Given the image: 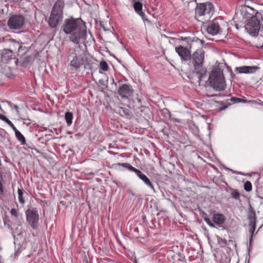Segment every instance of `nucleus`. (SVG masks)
I'll use <instances>...</instances> for the list:
<instances>
[{"mask_svg":"<svg viewBox=\"0 0 263 263\" xmlns=\"http://www.w3.org/2000/svg\"><path fill=\"white\" fill-rule=\"evenodd\" d=\"M141 17V18H142V20L144 21H148V19H147L146 17H145V14L143 12H140V13H139L138 14Z\"/></svg>","mask_w":263,"mask_h":263,"instance_id":"72a5a7b5","label":"nucleus"},{"mask_svg":"<svg viewBox=\"0 0 263 263\" xmlns=\"http://www.w3.org/2000/svg\"><path fill=\"white\" fill-rule=\"evenodd\" d=\"M14 108L16 109V110L17 111V112H18V107L17 105H15L14 106Z\"/></svg>","mask_w":263,"mask_h":263,"instance_id":"e433bc0d","label":"nucleus"},{"mask_svg":"<svg viewBox=\"0 0 263 263\" xmlns=\"http://www.w3.org/2000/svg\"><path fill=\"white\" fill-rule=\"evenodd\" d=\"M103 29H104V30H105H105H106V29H105V28L104 27V26H103Z\"/></svg>","mask_w":263,"mask_h":263,"instance_id":"a19ab883","label":"nucleus"},{"mask_svg":"<svg viewBox=\"0 0 263 263\" xmlns=\"http://www.w3.org/2000/svg\"><path fill=\"white\" fill-rule=\"evenodd\" d=\"M14 59V55L12 50L4 49L0 50V63H8Z\"/></svg>","mask_w":263,"mask_h":263,"instance_id":"2eb2a0df","label":"nucleus"},{"mask_svg":"<svg viewBox=\"0 0 263 263\" xmlns=\"http://www.w3.org/2000/svg\"><path fill=\"white\" fill-rule=\"evenodd\" d=\"M22 120H27V121H30V119H29L22 118Z\"/></svg>","mask_w":263,"mask_h":263,"instance_id":"ea45409f","label":"nucleus"},{"mask_svg":"<svg viewBox=\"0 0 263 263\" xmlns=\"http://www.w3.org/2000/svg\"><path fill=\"white\" fill-rule=\"evenodd\" d=\"M252 186L251 183L249 181H246L244 184L245 190L247 192H250L252 190Z\"/></svg>","mask_w":263,"mask_h":263,"instance_id":"bb28decb","label":"nucleus"},{"mask_svg":"<svg viewBox=\"0 0 263 263\" xmlns=\"http://www.w3.org/2000/svg\"><path fill=\"white\" fill-rule=\"evenodd\" d=\"M209 81L210 85L215 90H223L226 86L223 73L219 70H212L209 75Z\"/></svg>","mask_w":263,"mask_h":263,"instance_id":"39448f33","label":"nucleus"},{"mask_svg":"<svg viewBox=\"0 0 263 263\" xmlns=\"http://www.w3.org/2000/svg\"><path fill=\"white\" fill-rule=\"evenodd\" d=\"M252 10L254 11V15H253L248 20L246 25L242 26V28L251 36L256 37L258 35L260 28L259 17L261 14L255 10L253 9Z\"/></svg>","mask_w":263,"mask_h":263,"instance_id":"20e7f679","label":"nucleus"},{"mask_svg":"<svg viewBox=\"0 0 263 263\" xmlns=\"http://www.w3.org/2000/svg\"><path fill=\"white\" fill-rule=\"evenodd\" d=\"M2 250V248L0 247V250Z\"/></svg>","mask_w":263,"mask_h":263,"instance_id":"c03bdc74","label":"nucleus"},{"mask_svg":"<svg viewBox=\"0 0 263 263\" xmlns=\"http://www.w3.org/2000/svg\"><path fill=\"white\" fill-rule=\"evenodd\" d=\"M62 28L66 34H69V39L73 43L78 44L81 40L86 39V27L81 18L65 19Z\"/></svg>","mask_w":263,"mask_h":263,"instance_id":"f257e3e1","label":"nucleus"},{"mask_svg":"<svg viewBox=\"0 0 263 263\" xmlns=\"http://www.w3.org/2000/svg\"><path fill=\"white\" fill-rule=\"evenodd\" d=\"M100 66L101 69L104 71H107L108 69V64L105 61H102L100 62Z\"/></svg>","mask_w":263,"mask_h":263,"instance_id":"a878e982","label":"nucleus"},{"mask_svg":"<svg viewBox=\"0 0 263 263\" xmlns=\"http://www.w3.org/2000/svg\"><path fill=\"white\" fill-rule=\"evenodd\" d=\"M175 51L182 62H187L191 60V52L186 47L179 45L175 47Z\"/></svg>","mask_w":263,"mask_h":263,"instance_id":"4468645a","label":"nucleus"},{"mask_svg":"<svg viewBox=\"0 0 263 263\" xmlns=\"http://www.w3.org/2000/svg\"><path fill=\"white\" fill-rule=\"evenodd\" d=\"M128 193L130 194L134 197V199H135L137 197L136 194L132 191H128Z\"/></svg>","mask_w":263,"mask_h":263,"instance_id":"c9c22d12","label":"nucleus"},{"mask_svg":"<svg viewBox=\"0 0 263 263\" xmlns=\"http://www.w3.org/2000/svg\"><path fill=\"white\" fill-rule=\"evenodd\" d=\"M217 240H218L219 243H220V244L222 243L225 246L229 245V243L227 242V240L224 238H222L221 237H219L218 238Z\"/></svg>","mask_w":263,"mask_h":263,"instance_id":"c85d7f7f","label":"nucleus"},{"mask_svg":"<svg viewBox=\"0 0 263 263\" xmlns=\"http://www.w3.org/2000/svg\"><path fill=\"white\" fill-rule=\"evenodd\" d=\"M230 261L231 256L229 254H226L225 253H223L221 255L220 258L221 263H230Z\"/></svg>","mask_w":263,"mask_h":263,"instance_id":"4be33fe9","label":"nucleus"},{"mask_svg":"<svg viewBox=\"0 0 263 263\" xmlns=\"http://www.w3.org/2000/svg\"><path fill=\"white\" fill-rule=\"evenodd\" d=\"M259 67L257 66H242L240 67H237L235 68V71L237 73H254L258 70Z\"/></svg>","mask_w":263,"mask_h":263,"instance_id":"dca6fc26","label":"nucleus"},{"mask_svg":"<svg viewBox=\"0 0 263 263\" xmlns=\"http://www.w3.org/2000/svg\"><path fill=\"white\" fill-rule=\"evenodd\" d=\"M137 101L139 103L141 104V100L140 99H139V98H137Z\"/></svg>","mask_w":263,"mask_h":263,"instance_id":"58836bf2","label":"nucleus"},{"mask_svg":"<svg viewBox=\"0 0 263 263\" xmlns=\"http://www.w3.org/2000/svg\"><path fill=\"white\" fill-rule=\"evenodd\" d=\"M204 219L205 221L206 222V223H207L209 226H210V227H212V228H215V226L214 224H213V223L212 222V221H211V219H210L209 218H208V217H204Z\"/></svg>","mask_w":263,"mask_h":263,"instance_id":"7c9ffc66","label":"nucleus"},{"mask_svg":"<svg viewBox=\"0 0 263 263\" xmlns=\"http://www.w3.org/2000/svg\"><path fill=\"white\" fill-rule=\"evenodd\" d=\"M10 213L11 214L10 219L5 218L3 219V222L4 226L7 227L12 233L13 229L12 226H20L22 222V218L18 211L15 208L11 209Z\"/></svg>","mask_w":263,"mask_h":263,"instance_id":"0eeeda50","label":"nucleus"},{"mask_svg":"<svg viewBox=\"0 0 263 263\" xmlns=\"http://www.w3.org/2000/svg\"><path fill=\"white\" fill-rule=\"evenodd\" d=\"M10 126L15 132V137L16 139L20 142L22 145H26L27 144L26 143V139L23 134L18 131L13 124H10Z\"/></svg>","mask_w":263,"mask_h":263,"instance_id":"f3484780","label":"nucleus"},{"mask_svg":"<svg viewBox=\"0 0 263 263\" xmlns=\"http://www.w3.org/2000/svg\"><path fill=\"white\" fill-rule=\"evenodd\" d=\"M65 119L67 125L70 126L72 123L73 114L71 112L67 111L65 114Z\"/></svg>","mask_w":263,"mask_h":263,"instance_id":"aec40b11","label":"nucleus"},{"mask_svg":"<svg viewBox=\"0 0 263 263\" xmlns=\"http://www.w3.org/2000/svg\"><path fill=\"white\" fill-rule=\"evenodd\" d=\"M0 119L6 122V124H8L10 126V124H13V123L5 116L0 114Z\"/></svg>","mask_w":263,"mask_h":263,"instance_id":"cd10ccee","label":"nucleus"},{"mask_svg":"<svg viewBox=\"0 0 263 263\" xmlns=\"http://www.w3.org/2000/svg\"><path fill=\"white\" fill-rule=\"evenodd\" d=\"M23 194H24L23 191L20 189H18V200H19V202L22 204H24L25 202V200L23 197Z\"/></svg>","mask_w":263,"mask_h":263,"instance_id":"b1692460","label":"nucleus"},{"mask_svg":"<svg viewBox=\"0 0 263 263\" xmlns=\"http://www.w3.org/2000/svg\"><path fill=\"white\" fill-rule=\"evenodd\" d=\"M26 219L31 227L33 229H36L39 224V215L38 212L35 209H28L26 211Z\"/></svg>","mask_w":263,"mask_h":263,"instance_id":"f8f14e48","label":"nucleus"},{"mask_svg":"<svg viewBox=\"0 0 263 263\" xmlns=\"http://www.w3.org/2000/svg\"><path fill=\"white\" fill-rule=\"evenodd\" d=\"M64 0H57L54 4L48 20V25L51 28L57 27L63 18Z\"/></svg>","mask_w":263,"mask_h":263,"instance_id":"f03ea898","label":"nucleus"},{"mask_svg":"<svg viewBox=\"0 0 263 263\" xmlns=\"http://www.w3.org/2000/svg\"><path fill=\"white\" fill-rule=\"evenodd\" d=\"M120 166H122L128 171L132 172L135 173V174L143 181V182L150 189H151L154 192H155L154 186L153 184L152 183L149 179L143 174L140 170L137 169L136 168L132 166L128 163H119Z\"/></svg>","mask_w":263,"mask_h":263,"instance_id":"1a4fd4ad","label":"nucleus"},{"mask_svg":"<svg viewBox=\"0 0 263 263\" xmlns=\"http://www.w3.org/2000/svg\"><path fill=\"white\" fill-rule=\"evenodd\" d=\"M68 60L70 62L68 67L71 70H77L83 65V60L74 49H71L69 51Z\"/></svg>","mask_w":263,"mask_h":263,"instance_id":"9d476101","label":"nucleus"},{"mask_svg":"<svg viewBox=\"0 0 263 263\" xmlns=\"http://www.w3.org/2000/svg\"><path fill=\"white\" fill-rule=\"evenodd\" d=\"M231 101L233 102L234 103H240V102H246V101L245 100H243L242 99H240V98H236V97H232L231 99Z\"/></svg>","mask_w":263,"mask_h":263,"instance_id":"c756f323","label":"nucleus"},{"mask_svg":"<svg viewBox=\"0 0 263 263\" xmlns=\"http://www.w3.org/2000/svg\"><path fill=\"white\" fill-rule=\"evenodd\" d=\"M234 26L235 27L236 29H237V30H240L241 29H243L242 28V27L243 26L242 25H239L237 23H235L234 24Z\"/></svg>","mask_w":263,"mask_h":263,"instance_id":"f704fd0d","label":"nucleus"},{"mask_svg":"<svg viewBox=\"0 0 263 263\" xmlns=\"http://www.w3.org/2000/svg\"><path fill=\"white\" fill-rule=\"evenodd\" d=\"M223 21L220 18H216L210 21L204 25V27L208 33L216 35L221 31V26Z\"/></svg>","mask_w":263,"mask_h":263,"instance_id":"6e6552de","label":"nucleus"},{"mask_svg":"<svg viewBox=\"0 0 263 263\" xmlns=\"http://www.w3.org/2000/svg\"><path fill=\"white\" fill-rule=\"evenodd\" d=\"M261 48H262V50H263V45H262V46H261Z\"/></svg>","mask_w":263,"mask_h":263,"instance_id":"37998d69","label":"nucleus"},{"mask_svg":"<svg viewBox=\"0 0 263 263\" xmlns=\"http://www.w3.org/2000/svg\"><path fill=\"white\" fill-rule=\"evenodd\" d=\"M228 249H229L230 251H231V249L229 247H228Z\"/></svg>","mask_w":263,"mask_h":263,"instance_id":"79ce46f5","label":"nucleus"},{"mask_svg":"<svg viewBox=\"0 0 263 263\" xmlns=\"http://www.w3.org/2000/svg\"><path fill=\"white\" fill-rule=\"evenodd\" d=\"M119 114L121 115L129 116V110L126 108L120 107L119 110Z\"/></svg>","mask_w":263,"mask_h":263,"instance_id":"393cba45","label":"nucleus"},{"mask_svg":"<svg viewBox=\"0 0 263 263\" xmlns=\"http://www.w3.org/2000/svg\"><path fill=\"white\" fill-rule=\"evenodd\" d=\"M162 111H163L162 112L163 114H164V116L165 117H171V112L167 109L164 108Z\"/></svg>","mask_w":263,"mask_h":263,"instance_id":"2f4dec72","label":"nucleus"},{"mask_svg":"<svg viewBox=\"0 0 263 263\" xmlns=\"http://www.w3.org/2000/svg\"><path fill=\"white\" fill-rule=\"evenodd\" d=\"M117 92L122 99H128L133 96L134 90L130 84H123L119 86Z\"/></svg>","mask_w":263,"mask_h":263,"instance_id":"ddd939ff","label":"nucleus"},{"mask_svg":"<svg viewBox=\"0 0 263 263\" xmlns=\"http://www.w3.org/2000/svg\"><path fill=\"white\" fill-rule=\"evenodd\" d=\"M195 11L196 17L203 16L208 20L214 12V5L210 2L197 4Z\"/></svg>","mask_w":263,"mask_h":263,"instance_id":"423d86ee","label":"nucleus"},{"mask_svg":"<svg viewBox=\"0 0 263 263\" xmlns=\"http://www.w3.org/2000/svg\"><path fill=\"white\" fill-rule=\"evenodd\" d=\"M194 70L198 76L199 81L206 75V69L203 67V63L204 59V51L202 49H197L191 57Z\"/></svg>","mask_w":263,"mask_h":263,"instance_id":"7ed1b4c3","label":"nucleus"},{"mask_svg":"<svg viewBox=\"0 0 263 263\" xmlns=\"http://www.w3.org/2000/svg\"><path fill=\"white\" fill-rule=\"evenodd\" d=\"M135 12L138 14L139 13L142 11V4L140 2H136L133 4Z\"/></svg>","mask_w":263,"mask_h":263,"instance_id":"412c9836","label":"nucleus"},{"mask_svg":"<svg viewBox=\"0 0 263 263\" xmlns=\"http://www.w3.org/2000/svg\"><path fill=\"white\" fill-rule=\"evenodd\" d=\"M231 196L233 198L237 200L239 199L240 197V194L237 190L231 189Z\"/></svg>","mask_w":263,"mask_h":263,"instance_id":"5701e85b","label":"nucleus"},{"mask_svg":"<svg viewBox=\"0 0 263 263\" xmlns=\"http://www.w3.org/2000/svg\"><path fill=\"white\" fill-rule=\"evenodd\" d=\"M209 97H213V96H219V95H210V94H208L207 95Z\"/></svg>","mask_w":263,"mask_h":263,"instance_id":"4c0bfd02","label":"nucleus"},{"mask_svg":"<svg viewBox=\"0 0 263 263\" xmlns=\"http://www.w3.org/2000/svg\"><path fill=\"white\" fill-rule=\"evenodd\" d=\"M214 221L217 224H221L223 223L226 220L224 216L222 214H214L213 216Z\"/></svg>","mask_w":263,"mask_h":263,"instance_id":"6ab92c4d","label":"nucleus"},{"mask_svg":"<svg viewBox=\"0 0 263 263\" xmlns=\"http://www.w3.org/2000/svg\"><path fill=\"white\" fill-rule=\"evenodd\" d=\"M25 18L22 15H12L8 21V25L11 29H21L24 25Z\"/></svg>","mask_w":263,"mask_h":263,"instance_id":"9b49d317","label":"nucleus"},{"mask_svg":"<svg viewBox=\"0 0 263 263\" xmlns=\"http://www.w3.org/2000/svg\"><path fill=\"white\" fill-rule=\"evenodd\" d=\"M249 227L250 228V233L251 234V237L250 238V241L251 242L252 239V237L256 228V217L255 215L250 217L249 218Z\"/></svg>","mask_w":263,"mask_h":263,"instance_id":"a211bd4d","label":"nucleus"},{"mask_svg":"<svg viewBox=\"0 0 263 263\" xmlns=\"http://www.w3.org/2000/svg\"><path fill=\"white\" fill-rule=\"evenodd\" d=\"M3 180V176L2 174L0 173V193L3 194L4 192V187L2 183V181Z\"/></svg>","mask_w":263,"mask_h":263,"instance_id":"473e14b6","label":"nucleus"}]
</instances>
